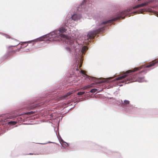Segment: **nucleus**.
I'll use <instances>...</instances> for the list:
<instances>
[{"label":"nucleus","mask_w":158,"mask_h":158,"mask_svg":"<svg viewBox=\"0 0 158 158\" xmlns=\"http://www.w3.org/2000/svg\"><path fill=\"white\" fill-rule=\"evenodd\" d=\"M81 17V15L79 14H75L71 16V18L67 19V22L64 23V27H61L59 29V30H56L50 32L48 34L44 35L41 37L35 40L27 42H25L26 43H31V42H36L38 40L43 41V39L46 37L54 38L53 40L54 41H60V40L64 41L65 43L68 45L65 46V49L68 53L70 54L77 55V52L80 51L79 44L77 40H76L77 35H72L71 36L69 37L63 33L65 32L67 29V27H73V23L72 22L70 23L71 20L77 21Z\"/></svg>","instance_id":"obj_1"},{"label":"nucleus","mask_w":158,"mask_h":158,"mask_svg":"<svg viewBox=\"0 0 158 158\" xmlns=\"http://www.w3.org/2000/svg\"><path fill=\"white\" fill-rule=\"evenodd\" d=\"M144 71H141L139 73L134 75L132 76L131 79H128L127 81L125 80L124 81H122L121 82H125V84L129 83L130 82L137 81L139 82H143L144 81L147 82V81L144 80V77H140L141 74L144 73Z\"/></svg>","instance_id":"obj_2"},{"label":"nucleus","mask_w":158,"mask_h":158,"mask_svg":"<svg viewBox=\"0 0 158 158\" xmlns=\"http://www.w3.org/2000/svg\"><path fill=\"white\" fill-rule=\"evenodd\" d=\"M139 68H135L134 69H133L132 70H129L126 72V73L122 76H120L119 77H117L115 79L112 80L111 81H110L109 80H107L106 81H103L104 82H111L115 81V80H121L123 79L124 78L126 77L127 76L129 75V74H130V73L131 72H135V71H136L137 70H139Z\"/></svg>","instance_id":"obj_3"},{"label":"nucleus","mask_w":158,"mask_h":158,"mask_svg":"<svg viewBox=\"0 0 158 158\" xmlns=\"http://www.w3.org/2000/svg\"><path fill=\"white\" fill-rule=\"evenodd\" d=\"M103 30V27L99 28L97 29L96 30H94L92 31H89L87 35V39L88 40L89 38H93L94 35L95 34L102 31Z\"/></svg>","instance_id":"obj_4"},{"label":"nucleus","mask_w":158,"mask_h":158,"mask_svg":"<svg viewBox=\"0 0 158 158\" xmlns=\"http://www.w3.org/2000/svg\"><path fill=\"white\" fill-rule=\"evenodd\" d=\"M148 4V2H145L144 3H142L138 5H136L135 6L133 7V9H135L136 8H139L140 7H142L144 6H146Z\"/></svg>","instance_id":"obj_5"},{"label":"nucleus","mask_w":158,"mask_h":158,"mask_svg":"<svg viewBox=\"0 0 158 158\" xmlns=\"http://www.w3.org/2000/svg\"><path fill=\"white\" fill-rule=\"evenodd\" d=\"M130 102L128 100H125L124 102L122 103V105L123 107L129 106L130 105H129Z\"/></svg>","instance_id":"obj_6"},{"label":"nucleus","mask_w":158,"mask_h":158,"mask_svg":"<svg viewBox=\"0 0 158 158\" xmlns=\"http://www.w3.org/2000/svg\"><path fill=\"white\" fill-rule=\"evenodd\" d=\"M87 49L88 48L86 46H84L83 47L81 50V52L82 53V54H84L86 51L87 50Z\"/></svg>","instance_id":"obj_7"},{"label":"nucleus","mask_w":158,"mask_h":158,"mask_svg":"<svg viewBox=\"0 0 158 158\" xmlns=\"http://www.w3.org/2000/svg\"><path fill=\"white\" fill-rule=\"evenodd\" d=\"M111 21H112L111 20H107V21H103L101 23H100L99 24V26L102 25H103L107 23H109V22H110Z\"/></svg>","instance_id":"obj_8"},{"label":"nucleus","mask_w":158,"mask_h":158,"mask_svg":"<svg viewBox=\"0 0 158 158\" xmlns=\"http://www.w3.org/2000/svg\"><path fill=\"white\" fill-rule=\"evenodd\" d=\"M157 63V62H153L152 63L149 64H148V65H147L146 66V67L147 68H149L150 67H151L152 66H153L154 65L156 64Z\"/></svg>","instance_id":"obj_9"},{"label":"nucleus","mask_w":158,"mask_h":158,"mask_svg":"<svg viewBox=\"0 0 158 158\" xmlns=\"http://www.w3.org/2000/svg\"><path fill=\"white\" fill-rule=\"evenodd\" d=\"M17 123V122H16L15 121H10V122H8V124H12V125H15V124H16V123Z\"/></svg>","instance_id":"obj_10"},{"label":"nucleus","mask_w":158,"mask_h":158,"mask_svg":"<svg viewBox=\"0 0 158 158\" xmlns=\"http://www.w3.org/2000/svg\"><path fill=\"white\" fill-rule=\"evenodd\" d=\"M97 91V89H91L90 92L91 93H94L96 92Z\"/></svg>","instance_id":"obj_11"},{"label":"nucleus","mask_w":158,"mask_h":158,"mask_svg":"<svg viewBox=\"0 0 158 158\" xmlns=\"http://www.w3.org/2000/svg\"><path fill=\"white\" fill-rule=\"evenodd\" d=\"M85 93L84 92H79L77 93V95H81Z\"/></svg>","instance_id":"obj_12"},{"label":"nucleus","mask_w":158,"mask_h":158,"mask_svg":"<svg viewBox=\"0 0 158 158\" xmlns=\"http://www.w3.org/2000/svg\"><path fill=\"white\" fill-rule=\"evenodd\" d=\"M88 78L89 79V80H93V81H95V77H90L89 76H88Z\"/></svg>","instance_id":"obj_13"},{"label":"nucleus","mask_w":158,"mask_h":158,"mask_svg":"<svg viewBox=\"0 0 158 158\" xmlns=\"http://www.w3.org/2000/svg\"><path fill=\"white\" fill-rule=\"evenodd\" d=\"M92 86V85H89L87 86H85L84 87V89H87L88 88H89L90 87H91Z\"/></svg>","instance_id":"obj_14"},{"label":"nucleus","mask_w":158,"mask_h":158,"mask_svg":"<svg viewBox=\"0 0 158 158\" xmlns=\"http://www.w3.org/2000/svg\"><path fill=\"white\" fill-rule=\"evenodd\" d=\"M64 143L63 144V145H65L66 146H67V147L69 145L67 143L65 142H64Z\"/></svg>","instance_id":"obj_15"},{"label":"nucleus","mask_w":158,"mask_h":158,"mask_svg":"<svg viewBox=\"0 0 158 158\" xmlns=\"http://www.w3.org/2000/svg\"><path fill=\"white\" fill-rule=\"evenodd\" d=\"M72 94V93L70 92H69L67 94L66 96H68L70 95L71 94Z\"/></svg>","instance_id":"obj_16"},{"label":"nucleus","mask_w":158,"mask_h":158,"mask_svg":"<svg viewBox=\"0 0 158 158\" xmlns=\"http://www.w3.org/2000/svg\"><path fill=\"white\" fill-rule=\"evenodd\" d=\"M5 37L6 38H9V36L6 34H4Z\"/></svg>","instance_id":"obj_17"},{"label":"nucleus","mask_w":158,"mask_h":158,"mask_svg":"<svg viewBox=\"0 0 158 158\" xmlns=\"http://www.w3.org/2000/svg\"><path fill=\"white\" fill-rule=\"evenodd\" d=\"M29 114H33L34 113L33 112V111H31V112H29L28 113Z\"/></svg>","instance_id":"obj_18"},{"label":"nucleus","mask_w":158,"mask_h":158,"mask_svg":"<svg viewBox=\"0 0 158 158\" xmlns=\"http://www.w3.org/2000/svg\"><path fill=\"white\" fill-rule=\"evenodd\" d=\"M81 72L82 74H84V72L82 70L81 71Z\"/></svg>","instance_id":"obj_19"},{"label":"nucleus","mask_w":158,"mask_h":158,"mask_svg":"<svg viewBox=\"0 0 158 158\" xmlns=\"http://www.w3.org/2000/svg\"><path fill=\"white\" fill-rule=\"evenodd\" d=\"M19 43H17V44L16 45H14V46H16L18 45H19Z\"/></svg>","instance_id":"obj_20"},{"label":"nucleus","mask_w":158,"mask_h":158,"mask_svg":"<svg viewBox=\"0 0 158 158\" xmlns=\"http://www.w3.org/2000/svg\"><path fill=\"white\" fill-rule=\"evenodd\" d=\"M78 58V56H76V59H77V58Z\"/></svg>","instance_id":"obj_21"},{"label":"nucleus","mask_w":158,"mask_h":158,"mask_svg":"<svg viewBox=\"0 0 158 158\" xmlns=\"http://www.w3.org/2000/svg\"><path fill=\"white\" fill-rule=\"evenodd\" d=\"M118 85L120 86H121L122 85H123L122 84H121V85Z\"/></svg>","instance_id":"obj_22"},{"label":"nucleus","mask_w":158,"mask_h":158,"mask_svg":"<svg viewBox=\"0 0 158 158\" xmlns=\"http://www.w3.org/2000/svg\"><path fill=\"white\" fill-rule=\"evenodd\" d=\"M124 12H122V13L121 14H123L124 13Z\"/></svg>","instance_id":"obj_23"},{"label":"nucleus","mask_w":158,"mask_h":158,"mask_svg":"<svg viewBox=\"0 0 158 158\" xmlns=\"http://www.w3.org/2000/svg\"><path fill=\"white\" fill-rule=\"evenodd\" d=\"M110 78H111V77L109 78H108L107 79H108V80H109V79H110Z\"/></svg>","instance_id":"obj_24"},{"label":"nucleus","mask_w":158,"mask_h":158,"mask_svg":"<svg viewBox=\"0 0 158 158\" xmlns=\"http://www.w3.org/2000/svg\"><path fill=\"white\" fill-rule=\"evenodd\" d=\"M76 70H77V71L78 70V68H76Z\"/></svg>","instance_id":"obj_25"},{"label":"nucleus","mask_w":158,"mask_h":158,"mask_svg":"<svg viewBox=\"0 0 158 158\" xmlns=\"http://www.w3.org/2000/svg\"><path fill=\"white\" fill-rule=\"evenodd\" d=\"M28 155H33V154L30 153Z\"/></svg>","instance_id":"obj_26"},{"label":"nucleus","mask_w":158,"mask_h":158,"mask_svg":"<svg viewBox=\"0 0 158 158\" xmlns=\"http://www.w3.org/2000/svg\"><path fill=\"white\" fill-rule=\"evenodd\" d=\"M81 64H80V65H79V67H81Z\"/></svg>","instance_id":"obj_27"},{"label":"nucleus","mask_w":158,"mask_h":158,"mask_svg":"<svg viewBox=\"0 0 158 158\" xmlns=\"http://www.w3.org/2000/svg\"><path fill=\"white\" fill-rule=\"evenodd\" d=\"M42 144H45V143H41Z\"/></svg>","instance_id":"obj_28"},{"label":"nucleus","mask_w":158,"mask_h":158,"mask_svg":"<svg viewBox=\"0 0 158 158\" xmlns=\"http://www.w3.org/2000/svg\"><path fill=\"white\" fill-rule=\"evenodd\" d=\"M48 143H51V142H48Z\"/></svg>","instance_id":"obj_29"}]
</instances>
